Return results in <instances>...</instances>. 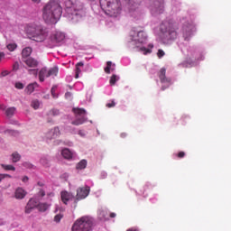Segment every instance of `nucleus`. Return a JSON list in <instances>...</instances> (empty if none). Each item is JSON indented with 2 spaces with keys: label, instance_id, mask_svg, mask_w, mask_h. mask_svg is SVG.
<instances>
[{
  "label": "nucleus",
  "instance_id": "nucleus-1",
  "mask_svg": "<svg viewBox=\"0 0 231 231\" xmlns=\"http://www.w3.org/2000/svg\"><path fill=\"white\" fill-rule=\"evenodd\" d=\"M64 10L65 17L70 23H79L83 17H86V7L79 0H65Z\"/></svg>",
  "mask_w": 231,
  "mask_h": 231
},
{
  "label": "nucleus",
  "instance_id": "nucleus-2",
  "mask_svg": "<svg viewBox=\"0 0 231 231\" xmlns=\"http://www.w3.org/2000/svg\"><path fill=\"white\" fill-rule=\"evenodd\" d=\"M147 42V33L143 31H136L133 29L130 32V41L128 42V48L131 50H136V51H141L143 55L152 53V48H154L153 44H149L148 48L140 47V44H145Z\"/></svg>",
  "mask_w": 231,
  "mask_h": 231
},
{
  "label": "nucleus",
  "instance_id": "nucleus-3",
  "mask_svg": "<svg viewBox=\"0 0 231 231\" xmlns=\"http://www.w3.org/2000/svg\"><path fill=\"white\" fill-rule=\"evenodd\" d=\"M62 15V6L59 0H51L44 7L42 17L45 23L55 24Z\"/></svg>",
  "mask_w": 231,
  "mask_h": 231
},
{
  "label": "nucleus",
  "instance_id": "nucleus-4",
  "mask_svg": "<svg viewBox=\"0 0 231 231\" xmlns=\"http://www.w3.org/2000/svg\"><path fill=\"white\" fill-rule=\"evenodd\" d=\"M101 9L109 17H118L122 12L119 0H99Z\"/></svg>",
  "mask_w": 231,
  "mask_h": 231
},
{
  "label": "nucleus",
  "instance_id": "nucleus-5",
  "mask_svg": "<svg viewBox=\"0 0 231 231\" xmlns=\"http://www.w3.org/2000/svg\"><path fill=\"white\" fill-rule=\"evenodd\" d=\"M161 39L164 44H171L172 41L178 37L176 29L172 27V24L165 22L161 24Z\"/></svg>",
  "mask_w": 231,
  "mask_h": 231
},
{
  "label": "nucleus",
  "instance_id": "nucleus-6",
  "mask_svg": "<svg viewBox=\"0 0 231 231\" xmlns=\"http://www.w3.org/2000/svg\"><path fill=\"white\" fill-rule=\"evenodd\" d=\"M26 32L36 42H42L48 37L46 29L42 25L30 24L27 26Z\"/></svg>",
  "mask_w": 231,
  "mask_h": 231
},
{
  "label": "nucleus",
  "instance_id": "nucleus-7",
  "mask_svg": "<svg viewBox=\"0 0 231 231\" xmlns=\"http://www.w3.org/2000/svg\"><path fill=\"white\" fill-rule=\"evenodd\" d=\"M93 226H95V220L91 217H81L78 218L73 226L72 231H93Z\"/></svg>",
  "mask_w": 231,
  "mask_h": 231
},
{
  "label": "nucleus",
  "instance_id": "nucleus-8",
  "mask_svg": "<svg viewBox=\"0 0 231 231\" xmlns=\"http://www.w3.org/2000/svg\"><path fill=\"white\" fill-rule=\"evenodd\" d=\"M138 6H140L138 0H126V8L131 17L134 19H140L142 17V11H140Z\"/></svg>",
  "mask_w": 231,
  "mask_h": 231
},
{
  "label": "nucleus",
  "instance_id": "nucleus-9",
  "mask_svg": "<svg viewBox=\"0 0 231 231\" xmlns=\"http://www.w3.org/2000/svg\"><path fill=\"white\" fill-rule=\"evenodd\" d=\"M165 11L163 0H150V12L154 17L161 15Z\"/></svg>",
  "mask_w": 231,
  "mask_h": 231
},
{
  "label": "nucleus",
  "instance_id": "nucleus-10",
  "mask_svg": "<svg viewBox=\"0 0 231 231\" xmlns=\"http://www.w3.org/2000/svg\"><path fill=\"white\" fill-rule=\"evenodd\" d=\"M73 112L76 115V120L72 121V125H82L85 122H88V117H86V110L82 108H73Z\"/></svg>",
  "mask_w": 231,
  "mask_h": 231
},
{
  "label": "nucleus",
  "instance_id": "nucleus-11",
  "mask_svg": "<svg viewBox=\"0 0 231 231\" xmlns=\"http://www.w3.org/2000/svg\"><path fill=\"white\" fill-rule=\"evenodd\" d=\"M59 73V67H53L48 70V69L42 68L39 72V79L40 82H44V78L49 77H57V74Z\"/></svg>",
  "mask_w": 231,
  "mask_h": 231
},
{
  "label": "nucleus",
  "instance_id": "nucleus-12",
  "mask_svg": "<svg viewBox=\"0 0 231 231\" xmlns=\"http://www.w3.org/2000/svg\"><path fill=\"white\" fill-rule=\"evenodd\" d=\"M196 32V27H194L190 23H185L182 27V33H183V38L186 41H190V37H192V32Z\"/></svg>",
  "mask_w": 231,
  "mask_h": 231
},
{
  "label": "nucleus",
  "instance_id": "nucleus-13",
  "mask_svg": "<svg viewBox=\"0 0 231 231\" xmlns=\"http://www.w3.org/2000/svg\"><path fill=\"white\" fill-rule=\"evenodd\" d=\"M167 69L165 68H162L160 69L159 71V79L162 82V84H167V86H162V90L165 91V89H167V88H169L170 84H171V78H167L165 76Z\"/></svg>",
  "mask_w": 231,
  "mask_h": 231
},
{
  "label": "nucleus",
  "instance_id": "nucleus-14",
  "mask_svg": "<svg viewBox=\"0 0 231 231\" xmlns=\"http://www.w3.org/2000/svg\"><path fill=\"white\" fill-rule=\"evenodd\" d=\"M66 39V34L62 32H56L51 36V41L52 42V46H57L59 42H62Z\"/></svg>",
  "mask_w": 231,
  "mask_h": 231
},
{
  "label": "nucleus",
  "instance_id": "nucleus-15",
  "mask_svg": "<svg viewBox=\"0 0 231 231\" xmlns=\"http://www.w3.org/2000/svg\"><path fill=\"white\" fill-rule=\"evenodd\" d=\"M89 187L79 188L77 190V199L76 201L79 199H85L89 195Z\"/></svg>",
  "mask_w": 231,
  "mask_h": 231
},
{
  "label": "nucleus",
  "instance_id": "nucleus-16",
  "mask_svg": "<svg viewBox=\"0 0 231 231\" xmlns=\"http://www.w3.org/2000/svg\"><path fill=\"white\" fill-rule=\"evenodd\" d=\"M36 207H39V199H31L25 207V214H30Z\"/></svg>",
  "mask_w": 231,
  "mask_h": 231
},
{
  "label": "nucleus",
  "instance_id": "nucleus-17",
  "mask_svg": "<svg viewBox=\"0 0 231 231\" xmlns=\"http://www.w3.org/2000/svg\"><path fill=\"white\" fill-rule=\"evenodd\" d=\"M23 62L26 64L28 68H37V66H39V61L32 57L23 59Z\"/></svg>",
  "mask_w": 231,
  "mask_h": 231
},
{
  "label": "nucleus",
  "instance_id": "nucleus-18",
  "mask_svg": "<svg viewBox=\"0 0 231 231\" xmlns=\"http://www.w3.org/2000/svg\"><path fill=\"white\" fill-rule=\"evenodd\" d=\"M61 201L64 203V205H68V201H71L73 199L74 196L73 194L68 192V191H61Z\"/></svg>",
  "mask_w": 231,
  "mask_h": 231
},
{
  "label": "nucleus",
  "instance_id": "nucleus-19",
  "mask_svg": "<svg viewBox=\"0 0 231 231\" xmlns=\"http://www.w3.org/2000/svg\"><path fill=\"white\" fill-rule=\"evenodd\" d=\"M60 134V130L59 129V127H54L53 129L49 131L46 136L49 140H53V138H57V136H59Z\"/></svg>",
  "mask_w": 231,
  "mask_h": 231
},
{
  "label": "nucleus",
  "instance_id": "nucleus-20",
  "mask_svg": "<svg viewBox=\"0 0 231 231\" xmlns=\"http://www.w3.org/2000/svg\"><path fill=\"white\" fill-rule=\"evenodd\" d=\"M61 155L63 156V158H65V160H71L75 156V152L68 148H64L61 151Z\"/></svg>",
  "mask_w": 231,
  "mask_h": 231
},
{
  "label": "nucleus",
  "instance_id": "nucleus-21",
  "mask_svg": "<svg viewBox=\"0 0 231 231\" xmlns=\"http://www.w3.org/2000/svg\"><path fill=\"white\" fill-rule=\"evenodd\" d=\"M26 197V191L23 188H18L14 191V198L16 199H24Z\"/></svg>",
  "mask_w": 231,
  "mask_h": 231
},
{
  "label": "nucleus",
  "instance_id": "nucleus-22",
  "mask_svg": "<svg viewBox=\"0 0 231 231\" xmlns=\"http://www.w3.org/2000/svg\"><path fill=\"white\" fill-rule=\"evenodd\" d=\"M32 51H33L32 47H25L24 49H23L22 60H23V59H30V55H32Z\"/></svg>",
  "mask_w": 231,
  "mask_h": 231
},
{
  "label": "nucleus",
  "instance_id": "nucleus-23",
  "mask_svg": "<svg viewBox=\"0 0 231 231\" xmlns=\"http://www.w3.org/2000/svg\"><path fill=\"white\" fill-rule=\"evenodd\" d=\"M36 88H39V84H37V82L31 83L26 87L25 91L28 95H32L33 91H35Z\"/></svg>",
  "mask_w": 231,
  "mask_h": 231
},
{
  "label": "nucleus",
  "instance_id": "nucleus-24",
  "mask_svg": "<svg viewBox=\"0 0 231 231\" xmlns=\"http://www.w3.org/2000/svg\"><path fill=\"white\" fill-rule=\"evenodd\" d=\"M15 111H16V108L14 106L5 109V115H6L7 118H12V116H14V115H15Z\"/></svg>",
  "mask_w": 231,
  "mask_h": 231
},
{
  "label": "nucleus",
  "instance_id": "nucleus-25",
  "mask_svg": "<svg viewBox=\"0 0 231 231\" xmlns=\"http://www.w3.org/2000/svg\"><path fill=\"white\" fill-rule=\"evenodd\" d=\"M88 167V161L81 160L76 166V169L82 171V169H86Z\"/></svg>",
  "mask_w": 231,
  "mask_h": 231
},
{
  "label": "nucleus",
  "instance_id": "nucleus-26",
  "mask_svg": "<svg viewBox=\"0 0 231 231\" xmlns=\"http://www.w3.org/2000/svg\"><path fill=\"white\" fill-rule=\"evenodd\" d=\"M60 115V110L57 108H52L47 113V116H59Z\"/></svg>",
  "mask_w": 231,
  "mask_h": 231
},
{
  "label": "nucleus",
  "instance_id": "nucleus-27",
  "mask_svg": "<svg viewBox=\"0 0 231 231\" xmlns=\"http://www.w3.org/2000/svg\"><path fill=\"white\" fill-rule=\"evenodd\" d=\"M22 165L23 167H24L25 169H29L30 171H35V169H37V167L30 162H24Z\"/></svg>",
  "mask_w": 231,
  "mask_h": 231
},
{
  "label": "nucleus",
  "instance_id": "nucleus-28",
  "mask_svg": "<svg viewBox=\"0 0 231 231\" xmlns=\"http://www.w3.org/2000/svg\"><path fill=\"white\" fill-rule=\"evenodd\" d=\"M84 66V63L79 62L76 65V72H75V79H79V75H80V73L82 72V70L80 69V67Z\"/></svg>",
  "mask_w": 231,
  "mask_h": 231
},
{
  "label": "nucleus",
  "instance_id": "nucleus-29",
  "mask_svg": "<svg viewBox=\"0 0 231 231\" xmlns=\"http://www.w3.org/2000/svg\"><path fill=\"white\" fill-rule=\"evenodd\" d=\"M41 165L43 167H50V158L48 157H42L40 160Z\"/></svg>",
  "mask_w": 231,
  "mask_h": 231
},
{
  "label": "nucleus",
  "instance_id": "nucleus-30",
  "mask_svg": "<svg viewBox=\"0 0 231 231\" xmlns=\"http://www.w3.org/2000/svg\"><path fill=\"white\" fill-rule=\"evenodd\" d=\"M4 133L5 134H9V136H17L19 134V131L12 129H5Z\"/></svg>",
  "mask_w": 231,
  "mask_h": 231
},
{
  "label": "nucleus",
  "instance_id": "nucleus-31",
  "mask_svg": "<svg viewBox=\"0 0 231 231\" xmlns=\"http://www.w3.org/2000/svg\"><path fill=\"white\" fill-rule=\"evenodd\" d=\"M99 219L101 221H107L109 219V215L106 211H100L99 212Z\"/></svg>",
  "mask_w": 231,
  "mask_h": 231
},
{
  "label": "nucleus",
  "instance_id": "nucleus-32",
  "mask_svg": "<svg viewBox=\"0 0 231 231\" xmlns=\"http://www.w3.org/2000/svg\"><path fill=\"white\" fill-rule=\"evenodd\" d=\"M38 208L40 212H46V209L50 208V206L46 203H39Z\"/></svg>",
  "mask_w": 231,
  "mask_h": 231
},
{
  "label": "nucleus",
  "instance_id": "nucleus-33",
  "mask_svg": "<svg viewBox=\"0 0 231 231\" xmlns=\"http://www.w3.org/2000/svg\"><path fill=\"white\" fill-rule=\"evenodd\" d=\"M111 66H113V62L107 61L106 67L105 68V71L106 73H111V71H115V68H111Z\"/></svg>",
  "mask_w": 231,
  "mask_h": 231
},
{
  "label": "nucleus",
  "instance_id": "nucleus-34",
  "mask_svg": "<svg viewBox=\"0 0 231 231\" xmlns=\"http://www.w3.org/2000/svg\"><path fill=\"white\" fill-rule=\"evenodd\" d=\"M12 160L13 163H17V162L21 160V154H19L18 152H14L12 154Z\"/></svg>",
  "mask_w": 231,
  "mask_h": 231
},
{
  "label": "nucleus",
  "instance_id": "nucleus-35",
  "mask_svg": "<svg viewBox=\"0 0 231 231\" xmlns=\"http://www.w3.org/2000/svg\"><path fill=\"white\" fill-rule=\"evenodd\" d=\"M120 78L116 75H112V77L110 78V84L111 86H115V84H116L117 80H119Z\"/></svg>",
  "mask_w": 231,
  "mask_h": 231
},
{
  "label": "nucleus",
  "instance_id": "nucleus-36",
  "mask_svg": "<svg viewBox=\"0 0 231 231\" xmlns=\"http://www.w3.org/2000/svg\"><path fill=\"white\" fill-rule=\"evenodd\" d=\"M31 106L32 107H33V109H39L41 103L39 102V100L35 99L32 101Z\"/></svg>",
  "mask_w": 231,
  "mask_h": 231
},
{
  "label": "nucleus",
  "instance_id": "nucleus-37",
  "mask_svg": "<svg viewBox=\"0 0 231 231\" xmlns=\"http://www.w3.org/2000/svg\"><path fill=\"white\" fill-rule=\"evenodd\" d=\"M1 167L3 169H5V171H15V168L14 167V165H6V164H1Z\"/></svg>",
  "mask_w": 231,
  "mask_h": 231
},
{
  "label": "nucleus",
  "instance_id": "nucleus-38",
  "mask_svg": "<svg viewBox=\"0 0 231 231\" xmlns=\"http://www.w3.org/2000/svg\"><path fill=\"white\" fill-rule=\"evenodd\" d=\"M56 90H57V86L54 85L51 89V93L53 98H59V94L55 93Z\"/></svg>",
  "mask_w": 231,
  "mask_h": 231
},
{
  "label": "nucleus",
  "instance_id": "nucleus-39",
  "mask_svg": "<svg viewBox=\"0 0 231 231\" xmlns=\"http://www.w3.org/2000/svg\"><path fill=\"white\" fill-rule=\"evenodd\" d=\"M16 48H17V44L15 43H9L7 45V50H9V51H14Z\"/></svg>",
  "mask_w": 231,
  "mask_h": 231
},
{
  "label": "nucleus",
  "instance_id": "nucleus-40",
  "mask_svg": "<svg viewBox=\"0 0 231 231\" xmlns=\"http://www.w3.org/2000/svg\"><path fill=\"white\" fill-rule=\"evenodd\" d=\"M62 217H64V215H62L61 213L56 215L54 217L55 223H60V219H62Z\"/></svg>",
  "mask_w": 231,
  "mask_h": 231
},
{
  "label": "nucleus",
  "instance_id": "nucleus-41",
  "mask_svg": "<svg viewBox=\"0 0 231 231\" xmlns=\"http://www.w3.org/2000/svg\"><path fill=\"white\" fill-rule=\"evenodd\" d=\"M16 89H24V85L21 82L15 83Z\"/></svg>",
  "mask_w": 231,
  "mask_h": 231
},
{
  "label": "nucleus",
  "instance_id": "nucleus-42",
  "mask_svg": "<svg viewBox=\"0 0 231 231\" xmlns=\"http://www.w3.org/2000/svg\"><path fill=\"white\" fill-rule=\"evenodd\" d=\"M65 98H66L67 100H71V99L73 98V94H72L71 92H67V93L65 94Z\"/></svg>",
  "mask_w": 231,
  "mask_h": 231
},
{
  "label": "nucleus",
  "instance_id": "nucleus-43",
  "mask_svg": "<svg viewBox=\"0 0 231 231\" xmlns=\"http://www.w3.org/2000/svg\"><path fill=\"white\" fill-rule=\"evenodd\" d=\"M165 55V51H163V50L160 49L157 52V56L159 57V59H162V57H163Z\"/></svg>",
  "mask_w": 231,
  "mask_h": 231
},
{
  "label": "nucleus",
  "instance_id": "nucleus-44",
  "mask_svg": "<svg viewBox=\"0 0 231 231\" xmlns=\"http://www.w3.org/2000/svg\"><path fill=\"white\" fill-rule=\"evenodd\" d=\"M28 71H29V74H30V75H34V77H37V73H38L37 69H30Z\"/></svg>",
  "mask_w": 231,
  "mask_h": 231
},
{
  "label": "nucleus",
  "instance_id": "nucleus-45",
  "mask_svg": "<svg viewBox=\"0 0 231 231\" xmlns=\"http://www.w3.org/2000/svg\"><path fill=\"white\" fill-rule=\"evenodd\" d=\"M18 69H19V62L16 61V62H14V65H13V70H14V71H17Z\"/></svg>",
  "mask_w": 231,
  "mask_h": 231
},
{
  "label": "nucleus",
  "instance_id": "nucleus-46",
  "mask_svg": "<svg viewBox=\"0 0 231 231\" xmlns=\"http://www.w3.org/2000/svg\"><path fill=\"white\" fill-rule=\"evenodd\" d=\"M116 106V103H115V100H112V103L106 104V107H115Z\"/></svg>",
  "mask_w": 231,
  "mask_h": 231
},
{
  "label": "nucleus",
  "instance_id": "nucleus-47",
  "mask_svg": "<svg viewBox=\"0 0 231 231\" xmlns=\"http://www.w3.org/2000/svg\"><path fill=\"white\" fill-rule=\"evenodd\" d=\"M29 180H30V178H28V176H23L22 179L23 183H28Z\"/></svg>",
  "mask_w": 231,
  "mask_h": 231
},
{
  "label": "nucleus",
  "instance_id": "nucleus-48",
  "mask_svg": "<svg viewBox=\"0 0 231 231\" xmlns=\"http://www.w3.org/2000/svg\"><path fill=\"white\" fill-rule=\"evenodd\" d=\"M8 75H10V72H8V70H4V71H2V73H1V77H6V76H8Z\"/></svg>",
  "mask_w": 231,
  "mask_h": 231
},
{
  "label": "nucleus",
  "instance_id": "nucleus-49",
  "mask_svg": "<svg viewBox=\"0 0 231 231\" xmlns=\"http://www.w3.org/2000/svg\"><path fill=\"white\" fill-rule=\"evenodd\" d=\"M47 123H48V124H53V119L51 118V116H48V117H47Z\"/></svg>",
  "mask_w": 231,
  "mask_h": 231
},
{
  "label": "nucleus",
  "instance_id": "nucleus-50",
  "mask_svg": "<svg viewBox=\"0 0 231 231\" xmlns=\"http://www.w3.org/2000/svg\"><path fill=\"white\" fill-rule=\"evenodd\" d=\"M40 195L42 196V198H44V196H46V192L43 191V189H40Z\"/></svg>",
  "mask_w": 231,
  "mask_h": 231
},
{
  "label": "nucleus",
  "instance_id": "nucleus-51",
  "mask_svg": "<svg viewBox=\"0 0 231 231\" xmlns=\"http://www.w3.org/2000/svg\"><path fill=\"white\" fill-rule=\"evenodd\" d=\"M179 158H183L185 156V152H180L178 154Z\"/></svg>",
  "mask_w": 231,
  "mask_h": 231
},
{
  "label": "nucleus",
  "instance_id": "nucleus-52",
  "mask_svg": "<svg viewBox=\"0 0 231 231\" xmlns=\"http://www.w3.org/2000/svg\"><path fill=\"white\" fill-rule=\"evenodd\" d=\"M0 109H1L2 111H6V106H5V105H0Z\"/></svg>",
  "mask_w": 231,
  "mask_h": 231
},
{
  "label": "nucleus",
  "instance_id": "nucleus-53",
  "mask_svg": "<svg viewBox=\"0 0 231 231\" xmlns=\"http://www.w3.org/2000/svg\"><path fill=\"white\" fill-rule=\"evenodd\" d=\"M3 59H5V52H0V62Z\"/></svg>",
  "mask_w": 231,
  "mask_h": 231
},
{
  "label": "nucleus",
  "instance_id": "nucleus-54",
  "mask_svg": "<svg viewBox=\"0 0 231 231\" xmlns=\"http://www.w3.org/2000/svg\"><path fill=\"white\" fill-rule=\"evenodd\" d=\"M79 136H86V134L82 130H79Z\"/></svg>",
  "mask_w": 231,
  "mask_h": 231
},
{
  "label": "nucleus",
  "instance_id": "nucleus-55",
  "mask_svg": "<svg viewBox=\"0 0 231 231\" xmlns=\"http://www.w3.org/2000/svg\"><path fill=\"white\" fill-rule=\"evenodd\" d=\"M5 131H6V129H5V127L3 126H0V133H4L5 134Z\"/></svg>",
  "mask_w": 231,
  "mask_h": 231
},
{
  "label": "nucleus",
  "instance_id": "nucleus-56",
  "mask_svg": "<svg viewBox=\"0 0 231 231\" xmlns=\"http://www.w3.org/2000/svg\"><path fill=\"white\" fill-rule=\"evenodd\" d=\"M66 145H69V147H71V146H73V143L72 142H67Z\"/></svg>",
  "mask_w": 231,
  "mask_h": 231
},
{
  "label": "nucleus",
  "instance_id": "nucleus-57",
  "mask_svg": "<svg viewBox=\"0 0 231 231\" xmlns=\"http://www.w3.org/2000/svg\"><path fill=\"white\" fill-rule=\"evenodd\" d=\"M3 176H4V180H5V178H12V175H10V174H3Z\"/></svg>",
  "mask_w": 231,
  "mask_h": 231
},
{
  "label": "nucleus",
  "instance_id": "nucleus-58",
  "mask_svg": "<svg viewBox=\"0 0 231 231\" xmlns=\"http://www.w3.org/2000/svg\"><path fill=\"white\" fill-rule=\"evenodd\" d=\"M3 180H5V176L2 173H0V182L3 181Z\"/></svg>",
  "mask_w": 231,
  "mask_h": 231
},
{
  "label": "nucleus",
  "instance_id": "nucleus-59",
  "mask_svg": "<svg viewBox=\"0 0 231 231\" xmlns=\"http://www.w3.org/2000/svg\"><path fill=\"white\" fill-rule=\"evenodd\" d=\"M32 3H36V5H39V3H41L42 0H32Z\"/></svg>",
  "mask_w": 231,
  "mask_h": 231
},
{
  "label": "nucleus",
  "instance_id": "nucleus-60",
  "mask_svg": "<svg viewBox=\"0 0 231 231\" xmlns=\"http://www.w3.org/2000/svg\"><path fill=\"white\" fill-rule=\"evenodd\" d=\"M110 217H116V213H110Z\"/></svg>",
  "mask_w": 231,
  "mask_h": 231
},
{
  "label": "nucleus",
  "instance_id": "nucleus-61",
  "mask_svg": "<svg viewBox=\"0 0 231 231\" xmlns=\"http://www.w3.org/2000/svg\"><path fill=\"white\" fill-rule=\"evenodd\" d=\"M38 185H39V187H44V183H42L41 181L38 182Z\"/></svg>",
  "mask_w": 231,
  "mask_h": 231
},
{
  "label": "nucleus",
  "instance_id": "nucleus-62",
  "mask_svg": "<svg viewBox=\"0 0 231 231\" xmlns=\"http://www.w3.org/2000/svg\"><path fill=\"white\" fill-rule=\"evenodd\" d=\"M44 98H46L48 100V98H50V95L44 96Z\"/></svg>",
  "mask_w": 231,
  "mask_h": 231
},
{
  "label": "nucleus",
  "instance_id": "nucleus-63",
  "mask_svg": "<svg viewBox=\"0 0 231 231\" xmlns=\"http://www.w3.org/2000/svg\"><path fill=\"white\" fill-rule=\"evenodd\" d=\"M122 138H125V134H121Z\"/></svg>",
  "mask_w": 231,
  "mask_h": 231
},
{
  "label": "nucleus",
  "instance_id": "nucleus-64",
  "mask_svg": "<svg viewBox=\"0 0 231 231\" xmlns=\"http://www.w3.org/2000/svg\"><path fill=\"white\" fill-rule=\"evenodd\" d=\"M90 1H95V0H90Z\"/></svg>",
  "mask_w": 231,
  "mask_h": 231
}]
</instances>
